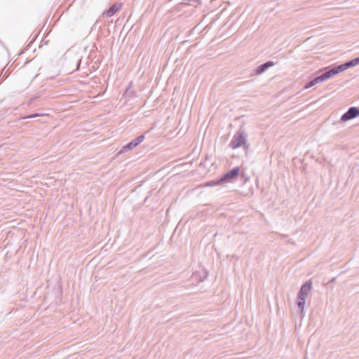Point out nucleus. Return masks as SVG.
<instances>
[{
	"label": "nucleus",
	"instance_id": "nucleus-1",
	"mask_svg": "<svg viewBox=\"0 0 359 359\" xmlns=\"http://www.w3.org/2000/svg\"><path fill=\"white\" fill-rule=\"evenodd\" d=\"M340 72L338 65L332 68L329 67L321 68L316 72V84L327 81Z\"/></svg>",
	"mask_w": 359,
	"mask_h": 359
},
{
	"label": "nucleus",
	"instance_id": "nucleus-2",
	"mask_svg": "<svg viewBox=\"0 0 359 359\" xmlns=\"http://www.w3.org/2000/svg\"><path fill=\"white\" fill-rule=\"evenodd\" d=\"M312 285L313 282L312 280L310 279L302 285L298 292L296 304L298 309H300L302 311L305 305L306 298L312 289Z\"/></svg>",
	"mask_w": 359,
	"mask_h": 359
},
{
	"label": "nucleus",
	"instance_id": "nucleus-3",
	"mask_svg": "<svg viewBox=\"0 0 359 359\" xmlns=\"http://www.w3.org/2000/svg\"><path fill=\"white\" fill-rule=\"evenodd\" d=\"M246 142L247 140L245 133L244 130L240 129L233 135L230 142V147H231V149H235L241 147V146H245Z\"/></svg>",
	"mask_w": 359,
	"mask_h": 359
},
{
	"label": "nucleus",
	"instance_id": "nucleus-4",
	"mask_svg": "<svg viewBox=\"0 0 359 359\" xmlns=\"http://www.w3.org/2000/svg\"><path fill=\"white\" fill-rule=\"evenodd\" d=\"M240 172L239 167H234L219 177L222 182H232L236 180Z\"/></svg>",
	"mask_w": 359,
	"mask_h": 359
},
{
	"label": "nucleus",
	"instance_id": "nucleus-5",
	"mask_svg": "<svg viewBox=\"0 0 359 359\" xmlns=\"http://www.w3.org/2000/svg\"><path fill=\"white\" fill-rule=\"evenodd\" d=\"M358 111L357 107H351L344 114H342L340 121L341 122H346L355 118L359 116Z\"/></svg>",
	"mask_w": 359,
	"mask_h": 359
},
{
	"label": "nucleus",
	"instance_id": "nucleus-6",
	"mask_svg": "<svg viewBox=\"0 0 359 359\" xmlns=\"http://www.w3.org/2000/svg\"><path fill=\"white\" fill-rule=\"evenodd\" d=\"M144 138L145 137L144 135L138 136L137 137H136L135 139L133 140L131 142L123 146L120 153H124L129 150L133 149V148L138 146L144 140Z\"/></svg>",
	"mask_w": 359,
	"mask_h": 359
},
{
	"label": "nucleus",
	"instance_id": "nucleus-7",
	"mask_svg": "<svg viewBox=\"0 0 359 359\" xmlns=\"http://www.w3.org/2000/svg\"><path fill=\"white\" fill-rule=\"evenodd\" d=\"M358 65H359V57H355L349 61L342 63L338 65V67L339 69H340L341 72L344 70H346L348 68L353 67Z\"/></svg>",
	"mask_w": 359,
	"mask_h": 359
},
{
	"label": "nucleus",
	"instance_id": "nucleus-8",
	"mask_svg": "<svg viewBox=\"0 0 359 359\" xmlns=\"http://www.w3.org/2000/svg\"><path fill=\"white\" fill-rule=\"evenodd\" d=\"M274 65L273 62L272 61H267L260 65H259L255 69V73L257 75L261 74L264 73L266 69H268L269 67Z\"/></svg>",
	"mask_w": 359,
	"mask_h": 359
},
{
	"label": "nucleus",
	"instance_id": "nucleus-9",
	"mask_svg": "<svg viewBox=\"0 0 359 359\" xmlns=\"http://www.w3.org/2000/svg\"><path fill=\"white\" fill-rule=\"evenodd\" d=\"M121 8V4H115L109 7V8L104 13L107 17H111L118 11Z\"/></svg>",
	"mask_w": 359,
	"mask_h": 359
},
{
	"label": "nucleus",
	"instance_id": "nucleus-10",
	"mask_svg": "<svg viewBox=\"0 0 359 359\" xmlns=\"http://www.w3.org/2000/svg\"><path fill=\"white\" fill-rule=\"evenodd\" d=\"M221 182H222L219 180V178H218L217 180H212V181L209 182L208 186H215V185L219 184Z\"/></svg>",
	"mask_w": 359,
	"mask_h": 359
},
{
	"label": "nucleus",
	"instance_id": "nucleus-11",
	"mask_svg": "<svg viewBox=\"0 0 359 359\" xmlns=\"http://www.w3.org/2000/svg\"><path fill=\"white\" fill-rule=\"evenodd\" d=\"M314 86V79H311L308 83H306L304 88V89H306V88H309L311 86Z\"/></svg>",
	"mask_w": 359,
	"mask_h": 359
},
{
	"label": "nucleus",
	"instance_id": "nucleus-12",
	"mask_svg": "<svg viewBox=\"0 0 359 359\" xmlns=\"http://www.w3.org/2000/svg\"><path fill=\"white\" fill-rule=\"evenodd\" d=\"M42 116V114H38V113H35V114H32L27 116L26 118H34L39 117V116Z\"/></svg>",
	"mask_w": 359,
	"mask_h": 359
}]
</instances>
